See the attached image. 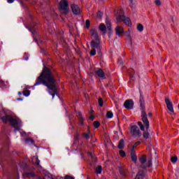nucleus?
<instances>
[{"label": "nucleus", "mask_w": 179, "mask_h": 179, "mask_svg": "<svg viewBox=\"0 0 179 179\" xmlns=\"http://www.w3.org/2000/svg\"><path fill=\"white\" fill-rule=\"evenodd\" d=\"M55 76L52 73V71L48 67L45 66L41 73V75L36 78V81L34 86L32 87L34 89L35 86H38L39 85H44L48 87V92L52 96V99L55 97L58 89H57V85H55Z\"/></svg>", "instance_id": "nucleus-1"}, {"label": "nucleus", "mask_w": 179, "mask_h": 179, "mask_svg": "<svg viewBox=\"0 0 179 179\" xmlns=\"http://www.w3.org/2000/svg\"><path fill=\"white\" fill-rule=\"evenodd\" d=\"M141 166L137 173L135 179H144L146 174V168L152 166V155H149L148 158H146V155H143L139 158ZM147 162V163H146Z\"/></svg>", "instance_id": "nucleus-2"}, {"label": "nucleus", "mask_w": 179, "mask_h": 179, "mask_svg": "<svg viewBox=\"0 0 179 179\" xmlns=\"http://www.w3.org/2000/svg\"><path fill=\"white\" fill-rule=\"evenodd\" d=\"M0 120H1L3 124L10 122L11 126L15 128V131H19L20 129L19 126L22 124V120L17 117H13L9 115H7L3 110L0 111Z\"/></svg>", "instance_id": "nucleus-3"}, {"label": "nucleus", "mask_w": 179, "mask_h": 179, "mask_svg": "<svg viewBox=\"0 0 179 179\" xmlns=\"http://www.w3.org/2000/svg\"><path fill=\"white\" fill-rule=\"evenodd\" d=\"M140 107L141 110V120L148 131L149 129L150 124L149 120H148V115L145 111V101L143 100V95L140 94Z\"/></svg>", "instance_id": "nucleus-4"}, {"label": "nucleus", "mask_w": 179, "mask_h": 179, "mask_svg": "<svg viewBox=\"0 0 179 179\" xmlns=\"http://www.w3.org/2000/svg\"><path fill=\"white\" fill-rule=\"evenodd\" d=\"M117 17V23H121L123 22L126 26H128L129 27H131L132 26V24L131 23V20L129 17H125L124 15V10L122 9H119L117 11V13L115 14Z\"/></svg>", "instance_id": "nucleus-5"}, {"label": "nucleus", "mask_w": 179, "mask_h": 179, "mask_svg": "<svg viewBox=\"0 0 179 179\" xmlns=\"http://www.w3.org/2000/svg\"><path fill=\"white\" fill-rule=\"evenodd\" d=\"M59 8L60 10L63 11V15H66L69 9V3H68V1H66V0H62L59 3Z\"/></svg>", "instance_id": "nucleus-6"}, {"label": "nucleus", "mask_w": 179, "mask_h": 179, "mask_svg": "<svg viewBox=\"0 0 179 179\" xmlns=\"http://www.w3.org/2000/svg\"><path fill=\"white\" fill-rule=\"evenodd\" d=\"M130 133L133 136H137L138 138H141L142 136V134L141 133V130L139 127L136 125H134L131 127Z\"/></svg>", "instance_id": "nucleus-7"}, {"label": "nucleus", "mask_w": 179, "mask_h": 179, "mask_svg": "<svg viewBox=\"0 0 179 179\" xmlns=\"http://www.w3.org/2000/svg\"><path fill=\"white\" fill-rule=\"evenodd\" d=\"M91 47L93 50H96L99 52L101 50V45H100V41H92Z\"/></svg>", "instance_id": "nucleus-8"}, {"label": "nucleus", "mask_w": 179, "mask_h": 179, "mask_svg": "<svg viewBox=\"0 0 179 179\" xmlns=\"http://www.w3.org/2000/svg\"><path fill=\"white\" fill-rule=\"evenodd\" d=\"M134 100L129 99L124 101V106L127 110H132L134 108Z\"/></svg>", "instance_id": "nucleus-9"}, {"label": "nucleus", "mask_w": 179, "mask_h": 179, "mask_svg": "<svg viewBox=\"0 0 179 179\" xmlns=\"http://www.w3.org/2000/svg\"><path fill=\"white\" fill-rule=\"evenodd\" d=\"M165 103L166 104V107L171 113H174V107L173 106V103L170 101V99L167 97L165 98Z\"/></svg>", "instance_id": "nucleus-10"}, {"label": "nucleus", "mask_w": 179, "mask_h": 179, "mask_svg": "<svg viewBox=\"0 0 179 179\" xmlns=\"http://www.w3.org/2000/svg\"><path fill=\"white\" fill-rule=\"evenodd\" d=\"M71 10L74 15H79L81 12L80 7L76 4L71 5Z\"/></svg>", "instance_id": "nucleus-11"}, {"label": "nucleus", "mask_w": 179, "mask_h": 179, "mask_svg": "<svg viewBox=\"0 0 179 179\" xmlns=\"http://www.w3.org/2000/svg\"><path fill=\"white\" fill-rule=\"evenodd\" d=\"M131 158L132 162H134V163H136V162H138V157H136V154H135V147L131 148Z\"/></svg>", "instance_id": "nucleus-12"}, {"label": "nucleus", "mask_w": 179, "mask_h": 179, "mask_svg": "<svg viewBox=\"0 0 179 179\" xmlns=\"http://www.w3.org/2000/svg\"><path fill=\"white\" fill-rule=\"evenodd\" d=\"M115 31H116L117 36H119V37H121V36L124 34V28L117 25L115 28Z\"/></svg>", "instance_id": "nucleus-13"}, {"label": "nucleus", "mask_w": 179, "mask_h": 179, "mask_svg": "<svg viewBox=\"0 0 179 179\" xmlns=\"http://www.w3.org/2000/svg\"><path fill=\"white\" fill-rule=\"evenodd\" d=\"M96 75L99 76V78H103V79H106V75L104 74V71L99 69V70L95 71Z\"/></svg>", "instance_id": "nucleus-14"}, {"label": "nucleus", "mask_w": 179, "mask_h": 179, "mask_svg": "<svg viewBox=\"0 0 179 179\" xmlns=\"http://www.w3.org/2000/svg\"><path fill=\"white\" fill-rule=\"evenodd\" d=\"M91 36L93 37L94 40L95 41H99V34H97V32L94 29L90 30Z\"/></svg>", "instance_id": "nucleus-15"}, {"label": "nucleus", "mask_w": 179, "mask_h": 179, "mask_svg": "<svg viewBox=\"0 0 179 179\" xmlns=\"http://www.w3.org/2000/svg\"><path fill=\"white\" fill-rule=\"evenodd\" d=\"M24 176H25L27 178H33L36 177V173H34V172H24Z\"/></svg>", "instance_id": "nucleus-16"}, {"label": "nucleus", "mask_w": 179, "mask_h": 179, "mask_svg": "<svg viewBox=\"0 0 179 179\" xmlns=\"http://www.w3.org/2000/svg\"><path fill=\"white\" fill-rule=\"evenodd\" d=\"M77 115H78V117L80 120L79 125L83 126L84 125V122H83V117H82V113L80 112H78L77 113Z\"/></svg>", "instance_id": "nucleus-17"}, {"label": "nucleus", "mask_w": 179, "mask_h": 179, "mask_svg": "<svg viewBox=\"0 0 179 179\" xmlns=\"http://www.w3.org/2000/svg\"><path fill=\"white\" fill-rule=\"evenodd\" d=\"M31 160H32V162H34V160H36L35 164L36 166H40V160L38 159V156L36 155V156L32 157Z\"/></svg>", "instance_id": "nucleus-18"}, {"label": "nucleus", "mask_w": 179, "mask_h": 179, "mask_svg": "<svg viewBox=\"0 0 179 179\" xmlns=\"http://www.w3.org/2000/svg\"><path fill=\"white\" fill-rule=\"evenodd\" d=\"M0 87H1L2 89H6V87H8V86L5 83V81L1 80V78H0Z\"/></svg>", "instance_id": "nucleus-19"}, {"label": "nucleus", "mask_w": 179, "mask_h": 179, "mask_svg": "<svg viewBox=\"0 0 179 179\" xmlns=\"http://www.w3.org/2000/svg\"><path fill=\"white\" fill-rule=\"evenodd\" d=\"M22 94H24L25 97H29V96H30V90H28L27 88H24Z\"/></svg>", "instance_id": "nucleus-20"}, {"label": "nucleus", "mask_w": 179, "mask_h": 179, "mask_svg": "<svg viewBox=\"0 0 179 179\" xmlns=\"http://www.w3.org/2000/svg\"><path fill=\"white\" fill-rule=\"evenodd\" d=\"M124 146H125L124 142V139H121V140L119 141V144H118L117 148H118L119 149H122V148H124Z\"/></svg>", "instance_id": "nucleus-21"}, {"label": "nucleus", "mask_w": 179, "mask_h": 179, "mask_svg": "<svg viewBox=\"0 0 179 179\" xmlns=\"http://www.w3.org/2000/svg\"><path fill=\"white\" fill-rule=\"evenodd\" d=\"M99 30H101V31H103V33H106L107 27H106V25H104V24H101L99 26Z\"/></svg>", "instance_id": "nucleus-22"}, {"label": "nucleus", "mask_w": 179, "mask_h": 179, "mask_svg": "<svg viewBox=\"0 0 179 179\" xmlns=\"http://www.w3.org/2000/svg\"><path fill=\"white\" fill-rule=\"evenodd\" d=\"M101 171H103V168L101 166H99L96 169L95 173L96 174H101Z\"/></svg>", "instance_id": "nucleus-23"}, {"label": "nucleus", "mask_w": 179, "mask_h": 179, "mask_svg": "<svg viewBox=\"0 0 179 179\" xmlns=\"http://www.w3.org/2000/svg\"><path fill=\"white\" fill-rule=\"evenodd\" d=\"M82 136H83V138H85V139H86L87 141H88V139H90V134L89 133H83L82 134Z\"/></svg>", "instance_id": "nucleus-24"}, {"label": "nucleus", "mask_w": 179, "mask_h": 179, "mask_svg": "<svg viewBox=\"0 0 179 179\" xmlns=\"http://www.w3.org/2000/svg\"><path fill=\"white\" fill-rule=\"evenodd\" d=\"M106 23L107 29L109 30H111V23L110 22V20L106 19Z\"/></svg>", "instance_id": "nucleus-25"}, {"label": "nucleus", "mask_w": 179, "mask_h": 179, "mask_svg": "<svg viewBox=\"0 0 179 179\" xmlns=\"http://www.w3.org/2000/svg\"><path fill=\"white\" fill-rule=\"evenodd\" d=\"M137 30L138 31H143V25H142V24H138L137 25Z\"/></svg>", "instance_id": "nucleus-26"}, {"label": "nucleus", "mask_w": 179, "mask_h": 179, "mask_svg": "<svg viewBox=\"0 0 179 179\" xmlns=\"http://www.w3.org/2000/svg\"><path fill=\"white\" fill-rule=\"evenodd\" d=\"M98 102L99 104V107H103V104H104V101H103V99L101 97L99 98Z\"/></svg>", "instance_id": "nucleus-27"}, {"label": "nucleus", "mask_w": 179, "mask_h": 179, "mask_svg": "<svg viewBox=\"0 0 179 179\" xmlns=\"http://www.w3.org/2000/svg\"><path fill=\"white\" fill-rule=\"evenodd\" d=\"M113 116H114V115L113 114V112H111V111L107 112L106 117L108 118H113Z\"/></svg>", "instance_id": "nucleus-28"}, {"label": "nucleus", "mask_w": 179, "mask_h": 179, "mask_svg": "<svg viewBox=\"0 0 179 179\" xmlns=\"http://www.w3.org/2000/svg\"><path fill=\"white\" fill-rule=\"evenodd\" d=\"M137 124L138 127H140V129H141L142 131H145V126L142 124V122H138Z\"/></svg>", "instance_id": "nucleus-29"}, {"label": "nucleus", "mask_w": 179, "mask_h": 179, "mask_svg": "<svg viewBox=\"0 0 179 179\" xmlns=\"http://www.w3.org/2000/svg\"><path fill=\"white\" fill-rule=\"evenodd\" d=\"M143 136L144 139H149V132L145 131L143 134Z\"/></svg>", "instance_id": "nucleus-30"}, {"label": "nucleus", "mask_w": 179, "mask_h": 179, "mask_svg": "<svg viewBox=\"0 0 179 179\" xmlns=\"http://www.w3.org/2000/svg\"><path fill=\"white\" fill-rule=\"evenodd\" d=\"M93 125L96 129H97L99 127H100V122L99 121H95L94 122Z\"/></svg>", "instance_id": "nucleus-31"}, {"label": "nucleus", "mask_w": 179, "mask_h": 179, "mask_svg": "<svg viewBox=\"0 0 179 179\" xmlns=\"http://www.w3.org/2000/svg\"><path fill=\"white\" fill-rule=\"evenodd\" d=\"M177 160H178V158L177 157H172L171 158V162L172 163H177Z\"/></svg>", "instance_id": "nucleus-32"}, {"label": "nucleus", "mask_w": 179, "mask_h": 179, "mask_svg": "<svg viewBox=\"0 0 179 179\" xmlns=\"http://www.w3.org/2000/svg\"><path fill=\"white\" fill-rule=\"evenodd\" d=\"M130 2V8H131V9H134L135 8V3H134V0H129Z\"/></svg>", "instance_id": "nucleus-33"}, {"label": "nucleus", "mask_w": 179, "mask_h": 179, "mask_svg": "<svg viewBox=\"0 0 179 179\" xmlns=\"http://www.w3.org/2000/svg\"><path fill=\"white\" fill-rule=\"evenodd\" d=\"M85 27H86L87 29H89V28L90 27V20H87L85 21Z\"/></svg>", "instance_id": "nucleus-34"}, {"label": "nucleus", "mask_w": 179, "mask_h": 179, "mask_svg": "<svg viewBox=\"0 0 179 179\" xmlns=\"http://www.w3.org/2000/svg\"><path fill=\"white\" fill-rule=\"evenodd\" d=\"M91 57H94L96 55V49H92L90 52Z\"/></svg>", "instance_id": "nucleus-35"}, {"label": "nucleus", "mask_w": 179, "mask_h": 179, "mask_svg": "<svg viewBox=\"0 0 179 179\" xmlns=\"http://www.w3.org/2000/svg\"><path fill=\"white\" fill-rule=\"evenodd\" d=\"M119 153L122 157H125V156H127V155L125 154V152L124 150H120L119 152Z\"/></svg>", "instance_id": "nucleus-36"}, {"label": "nucleus", "mask_w": 179, "mask_h": 179, "mask_svg": "<svg viewBox=\"0 0 179 179\" xmlns=\"http://www.w3.org/2000/svg\"><path fill=\"white\" fill-rule=\"evenodd\" d=\"M80 137V136L79 135V133H77L76 135L74 137L75 141H79Z\"/></svg>", "instance_id": "nucleus-37"}, {"label": "nucleus", "mask_w": 179, "mask_h": 179, "mask_svg": "<svg viewBox=\"0 0 179 179\" xmlns=\"http://www.w3.org/2000/svg\"><path fill=\"white\" fill-rule=\"evenodd\" d=\"M155 3L156 5H157V6H161L162 5V2L160 1V0H156Z\"/></svg>", "instance_id": "nucleus-38"}, {"label": "nucleus", "mask_w": 179, "mask_h": 179, "mask_svg": "<svg viewBox=\"0 0 179 179\" xmlns=\"http://www.w3.org/2000/svg\"><path fill=\"white\" fill-rule=\"evenodd\" d=\"M139 145H141V141H137L134 143L133 148H136V146H139Z\"/></svg>", "instance_id": "nucleus-39"}, {"label": "nucleus", "mask_w": 179, "mask_h": 179, "mask_svg": "<svg viewBox=\"0 0 179 179\" xmlns=\"http://www.w3.org/2000/svg\"><path fill=\"white\" fill-rule=\"evenodd\" d=\"M18 2H22V0H17ZM15 2V0H8V3H13Z\"/></svg>", "instance_id": "nucleus-40"}, {"label": "nucleus", "mask_w": 179, "mask_h": 179, "mask_svg": "<svg viewBox=\"0 0 179 179\" xmlns=\"http://www.w3.org/2000/svg\"><path fill=\"white\" fill-rule=\"evenodd\" d=\"M27 142H29L31 144L34 143V141L31 138H27Z\"/></svg>", "instance_id": "nucleus-41"}, {"label": "nucleus", "mask_w": 179, "mask_h": 179, "mask_svg": "<svg viewBox=\"0 0 179 179\" xmlns=\"http://www.w3.org/2000/svg\"><path fill=\"white\" fill-rule=\"evenodd\" d=\"M97 17H101V16H103V13L100 11H99L97 13V15H96Z\"/></svg>", "instance_id": "nucleus-42"}, {"label": "nucleus", "mask_w": 179, "mask_h": 179, "mask_svg": "<svg viewBox=\"0 0 179 179\" xmlns=\"http://www.w3.org/2000/svg\"><path fill=\"white\" fill-rule=\"evenodd\" d=\"M24 59L25 60V61H28V59H29V56L27 55V54H24Z\"/></svg>", "instance_id": "nucleus-43"}, {"label": "nucleus", "mask_w": 179, "mask_h": 179, "mask_svg": "<svg viewBox=\"0 0 179 179\" xmlns=\"http://www.w3.org/2000/svg\"><path fill=\"white\" fill-rule=\"evenodd\" d=\"M64 179H75V178H73L71 176H66Z\"/></svg>", "instance_id": "nucleus-44"}, {"label": "nucleus", "mask_w": 179, "mask_h": 179, "mask_svg": "<svg viewBox=\"0 0 179 179\" xmlns=\"http://www.w3.org/2000/svg\"><path fill=\"white\" fill-rule=\"evenodd\" d=\"M90 120H92L93 121V120H94V116L91 115V116L90 117Z\"/></svg>", "instance_id": "nucleus-45"}, {"label": "nucleus", "mask_w": 179, "mask_h": 179, "mask_svg": "<svg viewBox=\"0 0 179 179\" xmlns=\"http://www.w3.org/2000/svg\"><path fill=\"white\" fill-rule=\"evenodd\" d=\"M17 100L20 101H22V100H23V99L22 98H17Z\"/></svg>", "instance_id": "nucleus-46"}, {"label": "nucleus", "mask_w": 179, "mask_h": 179, "mask_svg": "<svg viewBox=\"0 0 179 179\" xmlns=\"http://www.w3.org/2000/svg\"><path fill=\"white\" fill-rule=\"evenodd\" d=\"M87 134H90V129L89 127L87 129Z\"/></svg>", "instance_id": "nucleus-47"}, {"label": "nucleus", "mask_w": 179, "mask_h": 179, "mask_svg": "<svg viewBox=\"0 0 179 179\" xmlns=\"http://www.w3.org/2000/svg\"><path fill=\"white\" fill-rule=\"evenodd\" d=\"M18 95L19 96H22V92H18Z\"/></svg>", "instance_id": "nucleus-48"}, {"label": "nucleus", "mask_w": 179, "mask_h": 179, "mask_svg": "<svg viewBox=\"0 0 179 179\" xmlns=\"http://www.w3.org/2000/svg\"><path fill=\"white\" fill-rule=\"evenodd\" d=\"M148 115L149 117H152V113H148Z\"/></svg>", "instance_id": "nucleus-49"}, {"label": "nucleus", "mask_w": 179, "mask_h": 179, "mask_svg": "<svg viewBox=\"0 0 179 179\" xmlns=\"http://www.w3.org/2000/svg\"><path fill=\"white\" fill-rule=\"evenodd\" d=\"M88 155H89L90 156H91V157H92V153H91V152H89Z\"/></svg>", "instance_id": "nucleus-50"}]
</instances>
